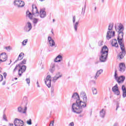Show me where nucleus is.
<instances>
[{
	"instance_id": "f257e3e1",
	"label": "nucleus",
	"mask_w": 126,
	"mask_h": 126,
	"mask_svg": "<svg viewBox=\"0 0 126 126\" xmlns=\"http://www.w3.org/2000/svg\"><path fill=\"white\" fill-rule=\"evenodd\" d=\"M87 96L83 97V101L79 99L72 104V112L78 115L81 114L83 112V108L87 107Z\"/></svg>"
},
{
	"instance_id": "f03ea898",
	"label": "nucleus",
	"mask_w": 126,
	"mask_h": 126,
	"mask_svg": "<svg viewBox=\"0 0 126 126\" xmlns=\"http://www.w3.org/2000/svg\"><path fill=\"white\" fill-rule=\"evenodd\" d=\"M118 36L117 37V40L119 45L120 46L121 52L119 53L118 56L121 60L124 59V57L126 56V48L125 47V44L123 43V40H124V32H118Z\"/></svg>"
},
{
	"instance_id": "7ed1b4c3",
	"label": "nucleus",
	"mask_w": 126,
	"mask_h": 126,
	"mask_svg": "<svg viewBox=\"0 0 126 126\" xmlns=\"http://www.w3.org/2000/svg\"><path fill=\"white\" fill-rule=\"evenodd\" d=\"M109 53V48L107 46L104 45L101 48L99 55V61L100 63H105L107 62L108 59V54Z\"/></svg>"
},
{
	"instance_id": "20e7f679",
	"label": "nucleus",
	"mask_w": 126,
	"mask_h": 126,
	"mask_svg": "<svg viewBox=\"0 0 126 126\" xmlns=\"http://www.w3.org/2000/svg\"><path fill=\"white\" fill-rule=\"evenodd\" d=\"M32 12H30L29 10H28L26 12L27 15L28 16V17L30 18V19H32L33 15L35 16V17H38L39 16V11H38V9L37 8V6L36 5L32 4Z\"/></svg>"
},
{
	"instance_id": "39448f33",
	"label": "nucleus",
	"mask_w": 126,
	"mask_h": 126,
	"mask_svg": "<svg viewBox=\"0 0 126 126\" xmlns=\"http://www.w3.org/2000/svg\"><path fill=\"white\" fill-rule=\"evenodd\" d=\"M114 28V23H110L109 24L108 31L107 32L106 38L107 40H109L110 39L113 38V37H115V31H112L113 30V28Z\"/></svg>"
},
{
	"instance_id": "423d86ee",
	"label": "nucleus",
	"mask_w": 126,
	"mask_h": 126,
	"mask_svg": "<svg viewBox=\"0 0 126 126\" xmlns=\"http://www.w3.org/2000/svg\"><path fill=\"white\" fill-rule=\"evenodd\" d=\"M18 66L19 67H20V69L18 70V74L19 76H21V75H22V73H23V72H25V71H26V65H22L21 66L20 64H17L13 70V72H15Z\"/></svg>"
},
{
	"instance_id": "0eeeda50",
	"label": "nucleus",
	"mask_w": 126,
	"mask_h": 126,
	"mask_svg": "<svg viewBox=\"0 0 126 126\" xmlns=\"http://www.w3.org/2000/svg\"><path fill=\"white\" fill-rule=\"evenodd\" d=\"M112 92L116 95V96H119L121 95V92H120V90L119 89V87L118 86V84H116L113 87Z\"/></svg>"
},
{
	"instance_id": "6e6552de",
	"label": "nucleus",
	"mask_w": 126,
	"mask_h": 126,
	"mask_svg": "<svg viewBox=\"0 0 126 126\" xmlns=\"http://www.w3.org/2000/svg\"><path fill=\"white\" fill-rule=\"evenodd\" d=\"M55 67H57V69H60L61 68L59 66V65L55 63H52L50 66V69L49 70L51 73H54L56 69Z\"/></svg>"
},
{
	"instance_id": "1a4fd4ad",
	"label": "nucleus",
	"mask_w": 126,
	"mask_h": 126,
	"mask_svg": "<svg viewBox=\"0 0 126 126\" xmlns=\"http://www.w3.org/2000/svg\"><path fill=\"white\" fill-rule=\"evenodd\" d=\"M14 126H24V122L20 119L16 118L14 121Z\"/></svg>"
},
{
	"instance_id": "9d476101",
	"label": "nucleus",
	"mask_w": 126,
	"mask_h": 126,
	"mask_svg": "<svg viewBox=\"0 0 126 126\" xmlns=\"http://www.w3.org/2000/svg\"><path fill=\"white\" fill-rule=\"evenodd\" d=\"M32 29V24L30 22H28L24 28V30L25 32H29Z\"/></svg>"
},
{
	"instance_id": "9b49d317",
	"label": "nucleus",
	"mask_w": 126,
	"mask_h": 126,
	"mask_svg": "<svg viewBox=\"0 0 126 126\" xmlns=\"http://www.w3.org/2000/svg\"><path fill=\"white\" fill-rule=\"evenodd\" d=\"M7 60V56L6 55V53H2L0 55V61H1V63H4V62H6Z\"/></svg>"
},
{
	"instance_id": "f8f14e48",
	"label": "nucleus",
	"mask_w": 126,
	"mask_h": 126,
	"mask_svg": "<svg viewBox=\"0 0 126 126\" xmlns=\"http://www.w3.org/2000/svg\"><path fill=\"white\" fill-rule=\"evenodd\" d=\"M126 64L123 63L119 64V71L120 72H125L126 71Z\"/></svg>"
},
{
	"instance_id": "ddd939ff",
	"label": "nucleus",
	"mask_w": 126,
	"mask_h": 126,
	"mask_svg": "<svg viewBox=\"0 0 126 126\" xmlns=\"http://www.w3.org/2000/svg\"><path fill=\"white\" fill-rule=\"evenodd\" d=\"M17 111L18 113H20L21 114H26V112L27 111V106H25L24 110L22 106H19L17 108Z\"/></svg>"
},
{
	"instance_id": "4468645a",
	"label": "nucleus",
	"mask_w": 126,
	"mask_h": 126,
	"mask_svg": "<svg viewBox=\"0 0 126 126\" xmlns=\"http://www.w3.org/2000/svg\"><path fill=\"white\" fill-rule=\"evenodd\" d=\"M63 77V74L61 72H58L56 73L55 76L53 78L52 81H57L58 79Z\"/></svg>"
},
{
	"instance_id": "2eb2a0df",
	"label": "nucleus",
	"mask_w": 126,
	"mask_h": 126,
	"mask_svg": "<svg viewBox=\"0 0 126 126\" xmlns=\"http://www.w3.org/2000/svg\"><path fill=\"white\" fill-rule=\"evenodd\" d=\"M72 99H74V100H76V101H77V100L80 99V97H79V95L78 94V93H74L71 96V99L70 100V102H73Z\"/></svg>"
},
{
	"instance_id": "dca6fc26",
	"label": "nucleus",
	"mask_w": 126,
	"mask_h": 126,
	"mask_svg": "<svg viewBox=\"0 0 126 126\" xmlns=\"http://www.w3.org/2000/svg\"><path fill=\"white\" fill-rule=\"evenodd\" d=\"M126 79V77L124 75H121L119 77L118 79L116 80L117 81L118 84H122L124 83V81H125Z\"/></svg>"
},
{
	"instance_id": "f3484780",
	"label": "nucleus",
	"mask_w": 126,
	"mask_h": 126,
	"mask_svg": "<svg viewBox=\"0 0 126 126\" xmlns=\"http://www.w3.org/2000/svg\"><path fill=\"white\" fill-rule=\"evenodd\" d=\"M76 17L75 16H73V23L75 31H77V27L79 24V21L76 22L75 23Z\"/></svg>"
},
{
	"instance_id": "a211bd4d",
	"label": "nucleus",
	"mask_w": 126,
	"mask_h": 126,
	"mask_svg": "<svg viewBox=\"0 0 126 126\" xmlns=\"http://www.w3.org/2000/svg\"><path fill=\"white\" fill-rule=\"evenodd\" d=\"M48 41L50 44V47H54V46H56V43L55 42V40H54V39H52V37L48 36Z\"/></svg>"
},
{
	"instance_id": "6ab92c4d",
	"label": "nucleus",
	"mask_w": 126,
	"mask_h": 126,
	"mask_svg": "<svg viewBox=\"0 0 126 126\" xmlns=\"http://www.w3.org/2000/svg\"><path fill=\"white\" fill-rule=\"evenodd\" d=\"M116 31H117V32H124V30H125V28H124V25H123V24H120L119 26H118V28L117 29V27L115 26V27Z\"/></svg>"
},
{
	"instance_id": "aec40b11",
	"label": "nucleus",
	"mask_w": 126,
	"mask_h": 126,
	"mask_svg": "<svg viewBox=\"0 0 126 126\" xmlns=\"http://www.w3.org/2000/svg\"><path fill=\"white\" fill-rule=\"evenodd\" d=\"M39 14L41 18H45L46 16H47V14H46V11H45V10L44 9H41L39 11Z\"/></svg>"
},
{
	"instance_id": "412c9836",
	"label": "nucleus",
	"mask_w": 126,
	"mask_h": 126,
	"mask_svg": "<svg viewBox=\"0 0 126 126\" xmlns=\"http://www.w3.org/2000/svg\"><path fill=\"white\" fill-rule=\"evenodd\" d=\"M111 45L112 47H115V48H119V45L118 44V42L116 38L113 39L111 41Z\"/></svg>"
},
{
	"instance_id": "4be33fe9",
	"label": "nucleus",
	"mask_w": 126,
	"mask_h": 126,
	"mask_svg": "<svg viewBox=\"0 0 126 126\" xmlns=\"http://www.w3.org/2000/svg\"><path fill=\"white\" fill-rule=\"evenodd\" d=\"M102 73L103 69H100V70H98L94 76V79L96 80L98 78V76H99Z\"/></svg>"
},
{
	"instance_id": "5701e85b",
	"label": "nucleus",
	"mask_w": 126,
	"mask_h": 126,
	"mask_svg": "<svg viewBox=\"0 0 126 126\" xmlns=\"http://www.w3.org/2000/svg\"><path fill=\"white\" fill-rule=\"evenodd\" d=\"M122 92H123V98H126V86L123 85L122 86Z\"/></svg>"
},
{
	"instance_id": "b1692460",
	"label": "nucleus",
	"mask_w": 126,
	"mask_h": 126,
	"mask_svg": "<svg viewBox=\"0 0 126 126\" xmlns=\"http://www.w3.org/2000/svg\"><path fill=\"white\" fill-rule=\"evenodd\" d=\"M24 57V53L21 52L19 54V56L18 57L17 60L15 61V63H17V62H18V61H21V60H22L23 59Z\"/></svg>"
},
{
	"instance_id": "393cba45",
	"label": "nucleus",
	"mask_w": 126,
	"mask_h": 126,
	"mask_svg": "<svg viewBox=\"0 0 126 126\" xmlns=\"http://www.w3.org/2000/svg\"><path fill=\"white\" fill-rule=\"evenodd\" d=\"M105 115H106V111L104 110V109H102L100 111V117H101V118H105Z\"/></svg>"
},
{
	"instance_id": "a878e982",
	"label": "nucleus",
	"mask_w": 126,
	"mask_h": 126,
	"mask_svg": "<svg viewBox=\"0 0 126 126\" xmlns=\"http://www.w3.org/2000/svg\"><path fill=\"white\" fill-rule=\"evenodd\" d=\"M45 83L46 85L48 87V88H50L51 87V84L52 83V80H45Z\"/></svg>"
},
{
	"instance_id": "bb28decb",
	"label": "nucleus",
	"mask_w": 126,
	"mask_h": 126,
	"mask_svg": "<svg viewBox=\"0 0 126 126\" xmlns=\"http://www.w3.org/2000/svg\"><path fill=\"white\" fill-rule=\"evenodd\" d=\"M20 0H15L14 1V4L15 5V6H17L18 7L19 6V4L20 3Z\"/></svg>"
},
{
	"instance_id": "cd10ccee",
	"label": "nucleus",
	"mask_w": 126,
	"mask_h": 126,
	"mask_svg": "<svg viewBox=\"0 0 126 126\" xmlns=\"http://www.w3.org/2000/svg\"><path fill=\"white\" fill-rule=\"evenodd\" d=\"M92 90L93 91V93L94 95H96V94L97 93V89H96L94 87H93L92 88Z\"/></svg>"
},
{
	"instance_id": "c85d7f7f",
	"label": "nucleus",
	"mask_w": 126,
	"mask_h": 126,
	"mask_svg": "<svg viewBox=\"0 0 126 126\" xmlns=\"http://www.w3.org/2000/svg\"><path fill=\"white\" fill-rule=\"evenodd\" d=\"M25 5V3H24V1L21 0L20 2V4L19 5V7H23Z\"/></svg>"
},
{
	"instance_id": "c756f323",
	"label": "nucleus",
	"mask_w": 126,
	"mask_h": 126,
	"mask_svg": "<svg viewBox=\"0 0 126 126\" xmlns=\"http://www.w3.org/2000/svg\"><path fill=\"white\" fill-rule=\"evenodd\" d=\"M27 62V59H24L19 64L21 65V64H26V62Z\"/></svg>"
},
{
	"instance_id": "7c9ffc66",
	"label": "nucleus",
	"mask_w": 126,
	"mask_h": 126,
	"mask_svg": "<svg viewBox=\"0 0 126 126\" xmlns=\"http://www.w3.org/2000/svg\"><path fill=\"white\" fill-rule=\"evenodd\" d=\"M114 78L116 81L119 79V76H118V73H117L116 70L115 71Z\"/></svg>"
},
{
	"instance_id": "2f4dec72",
	"label": "nucleus",
	"mask_w": 126,
	"mask_h": 126,
	"mask_svg": "<svg viewBox=\"0 0 126 126\" xmlns=\"http://www.w3.org/2000/svg\"><path fill=\"white\" fill-rule=\"evenodd\" d=\"M39 19H37V18H33V24H37V23H38V21Z\"/></svg>"
},
{
	"instance_id": "473e14b6",
	"label": "nucleus",
	"mask_w": 126,
	"mask_h": 126,
	"mask_svg": "<svg viewBox=\"0 0 126 126\" xmlns=\"http://www.w3.org/2000/svg\"><path fill=\"white\" fill-rule=\"evenodd\" d=\"M62 60L61 59L58 60V58L57 57L54 59V62L52 63H60L61 62Z\"/></svg>"
},
{
	"instance_id": "72a5a7b5",
	"label": "nucleus",
	"mask_w": 126,
	"mask_h": 126,
	"mask_svg": "<svg viewBox=\"0 0 126 126\" xmlns=\"http://www.w3.org/2000/svg\"><path fill=\"white\" fill-rule=\"evenodd\" d=\"M27 124L29 126H31V125H32V120H31V119H30L29 120H28L27 121Z\"/></svg>"
},
{
	"instance_id": "f704fd0d",
	"label": "nucleus",
	"mask_w": 126,
	"mask_h": 126,
	"mask_svg": "<svg viewBox=\"0 0 126 126\" xmlns=\"http://www.w3.org/2000/svg\"><path fill=\"white\" fill-rule=\"evenodd\" d=\"M28 42V39H25L22 42V45L23 46H26V43H27Z\"/></svg>"
},
{
	"instance_id": "c9c22d12",
	"label": "nucleus",
	"mask_w": 126,
	"mask_h": 126,
	"mask_svg": "<svg viewBox=\"0 0 126 126\" xmlns=\"http://www.w3.org/2000/svg\"><path fill=\"white\" fill-rule=\"evenodd\" d=\"M48 80H52V77L50 76V75H48L46 77V81Z\"/></svg>"
},
{
	"instance_id": "e433bc0d",
	"label": "nucleus",
	"mask_w": 126,
	"mask_h": 126,
	"mask_svg": "<svg viewBox=\"0 0 126 126\" xmlns=\"http://www.w3.org/2000/svg\"><path fill=\"white\" fill-rule=\"evenodd\" d=\"M80 94H81V96L82 97H84L87 96H86V94L84 92H81Z\"/></svg>"
},
{
	"instance_id": "4c0bfd02",
	"label": "nucleus",
	"mask_w": 126,
	"mask_h": 126,
	"mask_svg": "<svg viewBox=\"0 0 126 126\" xmlns=\"http://www.w3.org/2000/svg\"><path fill=\"white\" fill-rule=\"evenodd\" d=\"M54 91H55V87H51V94H54Z\"/></svg>"
},
{
	"instance_id": "58836bf2",
	"label": "nucleus",
	"mask_w": 126,
	"mask_h": 126,
	"mask_svg": "<svg viewBox=\"0 0 126 126\" xmlns=\"http://www.w3.org/2000/svg\"><path fill=\"white\" fill-rule=\"evenodd\" d=\"M54 124H55V121H51L49 126H54Z\"/></svg>"
},
{
	"instance_id": "ea45409f",
	"label": "nucleus",
	"mask_w": 126,
	"mask_h": 126,
	"mask_svg": "<svg viewBox=\"0 0 126 126\" xmlns=\"http://www.w3.org/2000/svg\"><path fill=\"white\" fill-rule=\"evenodd\" d=\"M3 119L4 121H5V122H7V119H6V116H5V114L3 115Z\"/></svg>"
},
{
	"instance_id": "a19ab883",
	"label": "nucleus",
	"mask_w": 126,
	"mask_h": 126,
	"mask_svg": "<svg viewBox=\"0 0 126 126\" xmlns=\"http://www.w3.org/2000/svg\"><path fill=\"white\" fill-rule=\"evenodd\" d=\"M26 81L27 82V83L28 84H29H29H30V79H29V78H27V79H26Z\"/></svg>"
},
{
	"instance_id": "79ce46f5",
	"label": "nucleus",
	"mask_w": 126,
	"mask_h": 126,
	"mask_svg": "<svg viewBox=\"0 0 126 126\" xmlns=\"http://www.w3.org/2000/svg\"><path fill=\"white\" fill-rule=\"evenodd\" d=\"M2 80H3V76H2L1 74H0V82H1Z\"/></svg>"
},
{
	"instance_id": "37998d69",
	"label": "nucleus",
	"mask_w": 126,
	"mask_h": 126,
	"mask_svg": "<svg viewBox=\"0 0 126 126\" xmlns=\"http://www.w3.org/2000/svg\"><path fill=\"white\" fill-rule=\"evenodd\" d=\"M119 108H120V103H119V102H118L116 104V111H118V109H119Z\"/></svg>"
},
{
	"instance_id": "c03bdc74",
	"label": "nucleus",
	"mask_w": 126,
	"mask_h": 126,
	"mask_svg": "<svg viewBox=\"0 0 126 126\" xmlns=\"http://www.w3.org/2000/svg\"><path fill=\"white\" fill-rule=\"evenodd\" d=\"M102 45H103V41L100 40V41L98 42V46H102Z\"/></svg>"
},
{
	"instance_id": "a18cd8bd",
	"label": "nucleus",
	"mask_w": 126,
	"mask_h": 126,
	"mask_svg": "<svg viewBox=\"0 0 126 126\" xmlns=\"http://www.w3.org/2000/svg\"><path fill=\"white\" fill-rule=\"evenodd\" d=\"M56 57H57V59H61L62 60H63V56H62V55H59Z\"/></svg>"
},
{
	"instance_id": "49530a36",
	"label": "nucleus",
	"mask_w": 126,
	"mask_h": 126,
	"mask_svg": "<svg viewBox=\"0 0 126 126\" xmlns=\"http://www.w3.org/2000/svg\"><path fill=\"white\" fill-rule=\"evenodd\" d=\"M5 49L8 51V50H11V47L10 46H7L5 47Z\"/></svg>"
},
{
	"instance_id": "de8ad7c7",
	"label": "nucleus",
	"mask_w": 126,
	"mask_h": 126,
	"mask_svg": "<svg viewBox=\"0 0 126 126\" xmlns=\"http://www.w3.org/2000/svg\"><path fill=\"white\" fill-rule=\"evenodd\" d=\"M3 76H4V78H6V75H7V74L6 73V72H4L3 73Z\"/></svg>"
},
{
	"instance_id": "09e8293b",
	"label": "nucleus",
	"mask_w": 126,
	"mask_h": 126,
	"mask_svg": "<svg viewBox=\"0 0 126 126\" xmlns=\"http://www.w3.org/2000/svg\"><path fill=\"white\" fill-rule=\"evenodd\" d=\"M69 126H74V123L73 122H71L69 124Z\"/></svg>"
},
{
	"instance_id": "8fccbe9b",
	"label": "nucleus",
	"mask_w": 126,
	"mask_h": 126,
	"mask_svg": "<svg viewBox=\"0 0 126 126\" xmlns=\"http://www.w3.org/2000/svg\"><path fill=\"white\" fill-rule=\"evenodd\" d=\"M36 84H37V87H40V85H39V82L38 81H37L36 82Z\"/></svg>"
},
{
	"instance_id": "3c124183",
	"label": "nucleus",
	"mask_w": 126,
	"mask_h": 126,
	"mask_svg": "<svg viewBox=\"0 0 126 126\" xmlns=\"http://www.w3.org/2000/svg\"><path fill=\"white\" fill-rule=\"evenodd\" d=\"M5 83H6V82L5 81H4L2 83V85H5Z\"/></svg>"
},
{
	"instance_id": "603ef678",
	"label": "nucleus",
	"mask_w": 126,
	"mask_h": 126,
	"mask_svg": "<svg viewBox=\"0 0 126 126\" xmlns=\"http://www.w3.org/2000/svg\"><path fill=\"white\" fill-rule=\"evenodd\" d=\"M9 126H13V124H12V123H9Z\"/></svg>"
},
{
	"instance_id": "864d4df0",
	"label": "nucleus",
	"mask_w": 126,
	"mask_h": 126,
	"mask_svg": "<svg viewBox=\"0 0 126 126\" xmlns=\"http://www.w3.org/2000/svg\"><path fill=\"white\" fill-rule=\"evenodd\" d=\"M24 99H25V100H26V101H27V97L24 96Z\"/></svg>"
},
{
	"instance_id": "5fc2aeb1",
	"label": "nucleus",
	"mask_w": 126,
	"mask_h": 126,
	"mask_svg": "<svg viewBox=\"0 0 126 126\" xmlns=\"http://www.w3.org/2000/svg\"><path fill=\"white\" fill-rule=\"evenodd\" d=\"M84 7H85V9L84 10V12H85V8H86V4H85Z\"/></svg>"
},
{
	"instance_id": "6e6d98bb",
	"label": "nucleus",
	"mask_w": 126,
	"mask_h": 126,
	"mask_svg": "<svg viewBox=\"0 0 126 126\" xmlns=\"http://www.w3.org/2000/svg\"><path fill=\"white\" fill-rule=\"evenodd\" d=\"M51 33L54 35V30H51Z\"/></svg>"
},
{
	"instance_id": "4d7b16f0",
	"label": "nucleus",
	"mask_w": 126,
	"mask_h": 126,
	"mask_svg": "<svg viewBox=\"0 0 126 126\" xmlns=\"http://www.w3.org/2000/svg\"><path fill=\"white\" fill-rule=\"evenodd\" d=\"M91 82H93V83H94V84L96 83V82L94 80H92V81H91Z\"/></svg>"
},
{
	"instance_id": "13d9d810",
	"label": "nucleus",
	"mask_w": 126,
	"mask_h": 126,
	"mask_svg": "<svg viewBox=\"0 0 126 126\" xmlns=\"http://www.w3.org/2000/svg\"><path fill=\"white\" fill-rule=\"evenodd\" d=\"M96 9H97V7H94V11H96Z\"/></svg>"
},
{
	"instance_id": "bf43d9fd",
	"label": "nucleus",
	"mask_w": 126,
	"mask_h": 126,
	"mask_svg": "<svg viewBox=\"0 0 126 126\" xmlns=\"http://www.w3.org/2000/svg\"><path fill=\"white\" fill-rule=\"evenodd\" d=\"M14 79H15V80H17V78H16V77H15V78H14Z\"/></svg>"
},
{
	"instance_id": "052dcab7",
	"label": "nucleus",
	"mask_w": 126,
	"mask_h": 126,
	"mask_svg": "<svg viewBox=\"0 0 126 126\" xmlns=\"http://www.w3.org/2000/svg\"><path fill=\"white\" fill-rule=\"evenodd\" d=\"M10 63L8 64L9 65L10 64V63H11V62H12L11 60H10Z\"/></svg>"
},
{
	"instance_id": "680f3d73",
	"label": "nucleus",
	"mask_w": 126,
	"mask_h": 126,
	"mask_svg": "<svg viewBox=\"0 0 126 126\" xmlns=\"http://www.w3.org/2000/svg\"><path fill=\"white\" fill-rule=\"evenodd\" d=\"M40 0V1H45V0Z\"/></svg>"
},
{
	"instance_id": "e2e57ef3",
	"label": "nucleus",
	"mask_w": 126,
	"mask_h": 126,
	"mask_svg": "<svg viewBox=\"0 0 126 126\" xmlns=\"http://www.w3.org/2000/svg\"><path fill=\"white\" fill-rule=\"evenodd\" d=\"M53 22H55V19H53Z\"/></svg>"
},
{
	"instance_id": "0e129e2a",
	"label": "nucleus",
	"mask_w": 126,
	"mask_h": 126,
	"mask_svg": "<svg viewBox=\"0 0 126 126\" xmlns=\"http://www.w3.org/2000/svg\"><path fill=\"white\" fill-rule=\"evenodd\" d=\"M102 2H104V0H102Z\"/></svg>"
},
{
	"instance_id": "69168bd1",
	"label": "nucleus",
	"mask_w": 126,
	"mask_h": 126,
	"mask_svg": "<svg viewBox=\"0 0 126 126\" xmlns=\"http://www.w3.org/2000/svg\"><path fill=\"white\" fill-rule=\"evenodd\" d=\"M1 63V61H0V63Z\"/></svg>"
},
{
	"instance_id": "338daca9",
	"label": "nucleus",
	"mask_w": 126,
	"mask_h": 126,
	"mask_svg": "<svg viewBox=\"0 0 126 126\" xmlns=\"http://www.w3.org/2000/svg\"><path fill=\"white\" fill-rule=\"evenodd\" d=\"M26 105H27V102H26Z\"/></svg>"
},
{
	"instance_id": "774afa93",
	"label": "nucleus",
	"mask_w": 126,
	"mask_h": 126,
	"mask_svg": "<svg viewBox=\"0 0 126 126\" xmlns=\"http://www.w3.org/2000/svg\"><path fill=\"white\" fill-rule=\"evenodd\" d=\"M95 63H98V62Z\"/></svg>"
}]
</instances>
